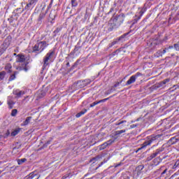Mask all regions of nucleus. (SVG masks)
Wrapping results in <instances>:
<instances>
[{
    "label": "nucleus",
    "mask_w": 179,
    "mask_h": 179,
    "mask_svg": "<svg viewBox=\"0 0 179 179\" xmlns=\"http://www.w3.org/2000/svg\"><path fill=\"white\" fill-rule=\"evenodd\" d=\"M48 44L45 41H41L36 43L33 47V52H43L45 47H48Z\"/></svg>",
    "instance_id": "obj_1"
},
{
    "label": "nucleus",
    "mask_w": 179,
    "mask_h": 179,
    "mask_svg": "<svg viewBox=\"0 0 179 179\" xmlns=\"http://www.w3.org/2000/svg\"><path fill=\"white\" fill-rule=\"evenodd\" d=\"M160 136H162V135H157V136H151L149 137V141L144 142L142 144L141 148H138V150H141V149H143V148H146V146H149V145H151L152 143H153V142H155V141H157V139H159V138H160Z\"/></svg>",
    "instance_id": "obj_2"
},
{
    "label": "nucleus",
    "mask_w": 179,
    "mask_h": 179,
    "mask_svg": "<svg viewBox=\"0 0 179 179\" xmlns=\"http://www.w3.org/2000/svg\"><path fill=\"white\" fill-rule=\"evenodd\" d=\"M37 1L38 0H28V3L24 7V10H29L32 9V8H34V6H36V3H37Z\"/></svg>",
    "instance_id": "obj_3"
},
{
    "label": "nucleus",
    "mask_w": 179,
    "mask_h": 179,
    "mask_svg": "<svg viewBox=\"0 0 179 179\" xmlns=\"http://www.w3.org/2000/svg\"><path fill=\"white\" fill-rule=\"evenodd\" d=\"M54 55V51H51L50 52L48 53L45 58L43 59V66H47L48 65V61Z\"/></svg>",
    "instance_id": "obj_4"
},
{
    "label": "nucleus",
    "mask_w": 179,
    "mask_h": 179,
    "mask_svg": "<svg viewBox=\"0 0 179 179\" xmlns=\"http://www.w3.org/2000/svg\"><path fill=\"white\" fill-rule=\"evenodd\" d=\"M42 10H41V13L39 15V20H41V19H44V17H45V15H47V12H48V10H45L46 6H45V3H43L42 4Z\"/></svg>",
    "instance_id": "obj_5"
},
{
    "label": "nucleus",
    "mask_w": 179,
    "mask_h": 179,
    "mask_svg": "<svg viewBox=\"0 0 179 179\" xmlns=\"http://www.w3.org/2000/svg\"><path fill=\"white\" fill-rule=\"evenodd\" d=\"M114 142H115V138L108 141L107 142L100 145L99 150H103V149H106V148L110 146V145L114 143Z\"/></svg>",
    "instance_id": "obj_6"
},
{
    "label": "nucleus",
    "mask_w": 179,
    "mask_h": 179,
    "mask_svg": "<svg viewBox=\"0 0 179 179\" xmlns=\"http://www.w3.org/2000/svg\"><path fill=\"white\" fill-rule=\"evenodd\" d=\"M87 83H86V80L84 81H78L76 83L73 84V87L76 89H82V87H85Z\"/></svg>",
    "instance_id": "obj_7"
},
{
    "label": "nucleus",
    "mask_w": 179,
    "mask_h": 179,
    "mask_svg": "<svg viewBox=\"0 0 179 179\" xmlns=\"http://www.w3.org/2000/svg\"><path fill=\"white\" fill-rule=\"evenodd\" d=\"M137 78H138V75L131 76L129 79V80L126 83V86H129V85H132V83H135V82H136Z\"/></svg>",
    "instance_id": "obj_8"
},
{
    "label": "nucleus",
    "mask_w": 179,
    "mask_h": 179,
    "mask_svg": "<svg viewBox=\"0 0 179 179\" xmlns=\"http://www.w3.org/2000/svg\"><path fill=\"white\" fill-rule=\"evenodd\" d=\"M115 26H117V20H115V18L110 19L108 22V27L110 29L113 30L114 27H115Z\"/></svg>",
    "instance_id": "obj_9"
},
{
    "label": "nucleus",
    "mask_w": 179,
    "mask_h": 179,
    "mask_svg": "<svg viewBox=\"0 0 179 179\" xmlns=\"http://www.w3.org/2000/svg\"><path fill=\"white\" fill-rule=\"evenodd\" d=\"M125 18V15L124 14H120L118 16H117L116 17H115V20H116V22H117V23H119L120 24H121V23L124 22V19Z\"/></svg>",
    "instance_id": "obj_10"
},
{
    "label": "nucleus",
    "mask_w": 179,
    "mask_h": 179,
    "mask_svg": "<svg viewBox=\"0 0 179 179\" xmlns=\"http://www.w3.org/2000/svg\"><path fill=\"white\" fill-rule=\"evenodd\" d=\"M160 152H163V148L162 149H157V152L155 153H153L152 155H151L150 157H148L147 158V160L150 161L152 159H155V157H156V156H157V155H159V153H160Z\"/></svg>",
    "instance_id": "obj_11"
},
{
    "label": "nucleus",
    "mask_w": 179,
    "mask_h": 179,
    "mask_svg": "<svg viewBox=\"0 0 179 179\" xmlns=\"http://www.w3.org/2000/svg\"><path fill=\"white\" fill-rule=\"evenodd\" d=\"M31 117H27L25 120L21 124V127H27L31 121Z\"/></svg>",
    "instance_id": "obj_12"
},
{
    "label": "nucleus",
    "mask_w": 179,
    "mask_h": 179,
    "mask_svg": "<svg viewBox=\"0 0 179 179\" xmlns=\"http://www.w3.org/2000/svg\"><path fill=\"white\" fill-rule=\"evenodd\" d=\"M108 100V98L101 99L99 101L94 102L90 105V107H94V106H97V104H99V103H104V101H107Z\"/></svg>",
    "instance_id": "obj_13"
},
{
    "label": "nucleus",
    "mask_w": 179,
    "mask_h": 179,
    "mask_svg": "<svg viewBox=\"0 0 179 179\" xmlns=\"http://www.w3.org/2000/svg\"><path fill=\"white\" fill-rule=\"evenodd\" d=\"M170 82L169 78H166L162 82L159 83L157 85V87H163V85H166V83H169Z\"/></svg>",
    "instance_id": "obj_14"
},
{
    "label": "nucleus",
    "mask_w": 179,
    "mask_h": 179,
    "mask_svg": "<svg viewBox=\"0 0 179 179\" xmlns=\"http://www.w3.org/2000/svg\"><path fill=\"white\" fill-rule=\"evenodd\" d=\"M20 128H17L15 129H14L11 134H10V136H16V135H17V134H19V132H20Z\"/></svg>",
    "instance_id": "obj_15"
},
{
    "label": "nucleus",
    "mask_w": 179,
    "mask_h": 179,
    "mask_svg": "<svg viewBox=\"0 0 179 179\" xmlns=\"http://www.w3.org/2000/svg\"><path fill=\"white\" fill-rule=\"evenodd\" d=\"M87 112V110L84 109L83 110L80 111V113L76 115V118H79L80 117H82V115H83V114L86 113Z\"/></svg>",
    "instance_id": "obj_16"
},
{
    "label": "nucleus",
    "mask_w": 179,
    "mask_h": 179,
    "mask_svg": "<svg viewBox=\"0 0 179 179\" xmlns=\"http://www.w3.org/2000/svg\"><path fill=\"white\" fill-rule=\"evenodd\" d=\"M5 69L6 71H7L8 72L10 73L12 72V64H7L5 66Z\"/></svg>",
    "instance_id": "obj_17"
},
{
    "label": "nucleus",
    "mask_w": 179,
    "mask_h": 179,
    "mask_svg": "<svg viewBox=\"0 0 179 179\" xmlns=\"http://www.w3.org/2000/svg\"><path fill=\"white\" fill-rule=\"evenodd\" d=\"M17 57H18L17 60V62H24V55H18Z\"/></svg>",
    "instance_id": "obj_18"
},
{
    "label": "nucleus",
    "mask_w": 179,
    "mask_h": 179,
    "mask_svg": "<svg viewBox=\"0 0 179 179\" xmlns=\"http://www.w3.org/2000/svg\"><path fill=\"white\" fill-rule=\"evenodd\" d=\"M37 176V173L36 171L31 172L29 173L28 179H33Z\"/></svg>",
    "instance_id": "obj_19"
},
{
    "label": "nucleus",
    "mask_w": 179,
    "mask_h": 179,
    "mask_svg": "<svg viewBox=\"0 0 179 179\" xmlns=\"http://www.w3.org/2000/svg\"><path fill=\"white\" fill-rule=\"evenodd\" d=\"M15 96H17V97H22V96H23V94H24V92H23V91L15 92Z\"/></svg>",
    "instance_id": "obj_20"
},
{
    "label": "nucleus",
    "mask_w": 179,
    "mask_h": 179,
    "mask_svg": "<svg viewBox=\"0 0 179 179\" xmlns=\"http://www.w3.org/2000/svg\"><path fill=\"white\" fill-rule=\"evenodd\" d=\"M16 75H17V72H14V73L13 75H11L9 78V80H15V79H16Z\"/></svg>",
    "instance_id": "obj_21"
},
{
    "label": "nucleus",
    "mask_w": 179,
    "mask_h": 179,
    "mask_svg": "<svg viewBox=\"0 0 179 179\" xmlns=\"http://www.w3.org/2000/svg\"><path fill=\"white\" fill-rule=\"evenodd\" d=\"M5 75H6V72L5 71L0 72V80H3L5 78Z\"/></svg>",
    "instance_id": "obj_22"
},
{
    "label": "nucleus",
    "mask_w": 179,
    "mask_h": 179,
    "mask_svg": "<svg viewBox=\"0 0 179 179\" xmlns=\"http://www.w3.org/2000/svg\"><path fill=\"white\" fill-rule=\"evenodd\" d=\"M26 158H23V159H18L17 160V163L18 164H23V163H24V162H26Z\"/></svg>",
    "instance_id": "obj_23"
},
{
    "label": "nucleus",
    "mask_w": 179,
    "mask_h": 179,
    "mask_svg": "<svg viewBox=\"0 0 179 179\" xmlns=\"http://www.w3.org/2000/svg\"><path fill=\"white\" fill-rule=\"evenodd\" d=\"M16 114H17V110L13 109L11 112V116L16 117Z\"/></svg>",
    "instance_id": "obj_24"
},
{
    "label": "nucleus",
    "mask_w": 179,
    "mask_h": 179,
    "mask_svg": "<svg viewBox=\"0 0 179 179\" xmlns=\"http://www.w3.org/2000/svg\"><path fill=\"white\" fill-rule=\"evenodd\" d=\"M126 132V130H120L116 131V135H121V134H124Z\"/></svg>",
    "instance_id": "obj_25"
},
{
    "label": "nucleus",
    "mask_w": 179,
    "mask_h": 179,
    "mask_svg": "<svg viewBox=\"0 0 179 179\" xmlns=\"http://www.w3.org/2000/svg\"><path fill=\"white\" fill-rule=\"evenodd\" d=\"M8 104L10 108H13L12 106H13V101H8Z\"/></svg>",
    "instance_id": "obj_26"
},
{
    "label": "nucleus",
    "mask_w": 179,
    "mask_h": 179,
    "mask_svg": "<svg viewBox=\"0 0 179 179\" xmlns=\"http://www.w3.org/2000/svg\"><path fill=\"white\" fill-rule=\"evenodd\" d=\"M72 6H77L78 3H76V0H71Z\"/></svg>",
    "instance_id": "obj_27"
},
{
    "label": "nucleus",
    "mask_w": 179,
    "mask_h": 179,
    "mask_svg": "<svg viewBox=\"0 0 179 179\" xmlns=\"http://www.w3.org/2000/svg\"><path fill=\"white\" fill-rule=\"evenodd\" d=\"M10 135V131L9 130H7L6 134H4V138H8Z\"/></svg>",
    "instance_id": "obj_28"
},
{
    "label": "nucleus",
    "mask_w": 179,
    "mask_h": 179,
    "mask_svg": "<svg viewBox=\"0 0 179 179\" xmlns=\"http://www.w3.org/2000/svg\"><path fill=\"white\" fill-rule=\"evenodd\" d=\"M120 83H122V80L120 82H117L114 85L113 87H117V86H120Z\"/></svg>",
    "instance_id": "obj_29"
},
{
    "label": "nucleus",
    "mask_w": 179,
    "mask_h": 179,
    "mask_svg": "<svg viewBox=\"0 0 179 179\" xmlns=\"http://www.w3.org/2000/svg\"><path fill=\"white\" fill-rule=\"evenodd\" d=\"M173 48V46H169V48H165L163 51H162V54H166V51L169 50V49H171Z\"/></svg>",
    "instance_id": "obj_30"
},
{
    "label": "nucleus",
    "mask_w": 179,
    "mask_h": 179,
    "mask_svg": "<svg viewBox=\"0 0 179 179\" xmlns=\"http://www.w3.org/2000/svg\"><path fill=\"white\" fill-rule=\"evenodd\" d=\"M174 47H175V50H176V51H179V43L177 44H175Z\"/></svg>",
    "instance_id": "obj_31"
},
{
    "label": "nucleus",
    "mask_w": 179,
    "mask_h": 179,
    "mask_svg": "<svg viewBox=\"0 0 179 179\" xmlns=\"http://www.w3.org/2000/svg\"><path fill=\"white\" fill-rule=\"evenodd\" d=\"M124 122H127V121L126 120H122L120 122L117 123L116 125H121L122 124H124Z\"/></svg>",
    "instance_id": "obj_32"
},
{
    "label": "nucleus",
    "mask_w": 179,
    "mask_h": 179,
    "mask_svg": "<svg viewBox=\"0 0 179 179\" xmlns=\"http://www.w3.org/2000/svg\"><path fill=\"white\" fill-rule=\"evenodd\" d=\"M49 16L50 17H52V19H54V17H55V15H54L52 17V13H50Z\"/></svg>",
    "instance_id": "obj_33"
},
{
    "label": "nucleus",
    "mask_w": 179,
    "mask_h": 179,
    "mask_svg": "<svg viewBox=\"0 0 179 179\" xmlns=\"http://www.w3.org/2000/svg\"><path fill=\"white\" fill-rule=\"evenodd\" d=\"M135 127H136V125L132 124V125L130 126V128H131V129H132V128H135Z\"/></svg>",
    "instance_id": "obj_34"
},
{
    "label": "nucleus",
    "mask_w": 179,
    "mask_h": 179,
    "mask_svg": "<svg viewBox=\"0 0 179 179\" xmlns=\"http://www.w3.org/2000/svg\"><path fill=\"white\" fill-rule=\"evenodd\" d=\"M101 157H96V158H94V160H98V159H101Z\"/></svg>",
    "instance_id": "obj_35"
},
{
    "label": "nucleus",
    "mask_w": 179,
    "mask_h": 179,
    "mask_svg": "<svg viewBox=\"0 0 179 179\" xmlns=\"http://www.w3.org/2000/svg\"><path fill=\"white\" fill-rule=\"evenodd\" d=\"M42 95H40L39 97H44V96L45 95V94H43L41 93Z\"/></svg>",
    "instance_id": "obj_36"
},
{
    "label": "nucleus",
    "mask_w": 179,
    "mask_h": 179,
    "mask_svg": "<svg viewBox=\"0 0 179 179\" xmlns=\"http://www.w3.org/2000/svg\"><path fill=\"white\" fill-rule=\"evenodd\" d=\"M167 171V169H165L164 171H163V173H162V174H165V173Z\"/></svg>",
    "instance_id": "obj_37"
},
{
    "label": "nucleus",
    "mask_w": 179,
    "mask_h": 179,
    "mask_svg": "<svg viewBox=\"0 0 179 179\" xmlns=\"http://www.w3.org/2000/svg\"><path fill=\"white\" fill-rule=\"evenodd\" d=\"M116 43H117V41H113V42L112 43L113 45H114V44H115Z\"/></svg>",
    "instance_id": "obj_38"
},
{
    "label": "nucleus",
    "mask_w": 179,
    "mask_h": 179,
    "mask_svg": "<svg viewBox=\"0 0 179 179\" xmlns=\"http://www.w3.org/2000/svg\"><path fill=\"white\" fill-rule=\"evenodd\" d=\"M24 70L25 71V72H27V68H24Z\"/></svg>",
    "instance_id": "obj_39"
},
{
    "label": "nucleus",
    "mask_w": 179,
    "mask_h": 179,
    "mask_svg": "<svg viewBox=\"0 0 179 179\" xmlns=\"http://www.w3.org/2000/svg\"><path fill=\"white\" fill-rule=\"evenodd\" d=\"M0 106H2V102L0 101Z\"/></svg>",
    "instance_id": "obj_40"
},
{
    "label": "nucleus",
    "mask_w": 179,
    "mask_h": 179,
    "mask_svg": "<svg viewBox=\"0 0 179 179\" xmlns=\"http://www.w3.org/2000/svg\"><path fill=\"white\" fill-rule=\"evenodd\" d=\"M2 173V171L0 170V174Z\"/></svg>",
    "instance_id": "obj_41"
},
{
    "label": "nucleus",
    "mask_w": 179,
    "mask_h": 179,
    "mask_svg": "<svg viewBox=\"0 0 179 179\" xmlns=\"http://www.w3.org/2000/svg\"><path fill=\"white\" fill-rule=\"evenodd\" d=\"M159 55H163V54L161 53Z\"/></svg>",
    "instance_id": "obj_42"
},
{
    "label": "nucleus",
    "mask_w": 179,
    "mask_h": 179,
    "mask_svg": "<svg viewBox=\"0 0 179 179\" xmlns=\"http://www.w3.org/2000/svg\"><path fill=\"white\" fill-rule=\"evenodd\" d=\"M40 177H38V178H36V179H38Z\"/></svg>",
    "instance_id": "obj_43"
}]
</instances>
